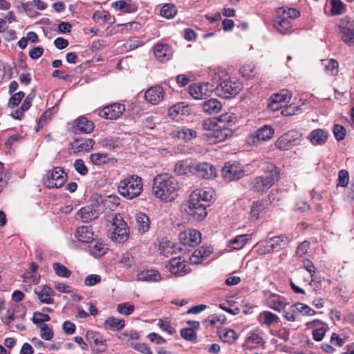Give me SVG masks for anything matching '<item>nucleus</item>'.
<instances>
[{
  "instance_id": "obj_1",
  "label": "nucleus",
  "mask_w": 354,
  "mask_h": 354,
  "mask_svg": "<svg viewBox=\"0 0 354 354\" xmlns=\"http://www.w3.org/2000/svg\"><path fill=\"white\" fill-rule=\"evenodd\" d=\"M179 185L177 180L167 174L157 175L153 180L154 196L164 201H171L178 196Z\"/></svg>"
},
{
  "instance_id": "obj_2",
  "label": "nucleus",
  "mask_w": 354,
  "mask_h": 354,
  "mask_svg": "<svg viewBox=\"0 0 354 354\" xmlns=\"http://www.w3.org/2000/svg\"><path fill=\"white\" fill-rule=\"evenodd\" d=\"M118 190L127 199L136 198L142 191V178L136 175L129 176L119 183Z\"/></svg>"
},
{
  "instance_id": "obj_3",
  "label": "nucleus",
  "mask_w": 354,
  "mask_h": 354,
  "mask_svg": "<svg viewBox=\"0 0 354 354\" xmlns=\"http://www.w3.org/2000/svg\"><path fill=\"white\" fill-rule=\"evenodd\" d=\"M119 198L115 196H109L108 197H102L98 194H93L90 199L88 206L100 216L106 209L113 210L119 205Z\"/></svg>"
},
{
  "instance_id": "obj_4",
  "label": "nucleus",
  "mask_w": 354,
  "mask_h": 354,
  "mask_svg": "<svg viewBox=\"0 0 354 354\" xmlns=\"http://www.w3.org/2000/svg\"><path fill=\"white\" fill-rule=\"evenodd\" d=\"M288 243L289 239L285 235L272 236L268 239L264 243L259 245L257 251L261 255L270 254L286 248Z\"/></svg>"
},
{
  "instance_id": "obj_5",
  "label": "nucleus",
  "mask_w": 354,
  "mask_h": 354,
  "mask_svg": "<svg viewBox=\"0 0 354 354\" xmlns=\"http://www.w3.org/2000/svg\"><path fill=\"white\" fill-rule=\"evenodd\" d=\"M185 209L189 218L196 221H203L207 214L205 205L197 201L195 196H189V202Z\"/></svg>"
},
{
  "instance_id": "obj_6",
  "label": "nucleus",
  "mask_w": 354,
  "mask_h": 354,
  "mask_svg": "<svg viewBox=\"0 0 354 354\" xmlns=\"http://www.w3.org/2000/svg\"><path fill=\"white\" fill-rule=\"evenodd\" d=\"M338 28L341 39L348 46L354 44V21L351 17L345 16L339 20Z\"/></svg>"
},
{
  "instance_id": "obj_7",
  "label": "nucleus",
  "mask_w": 354,
  "mask_h": 354,
  "mask_svg": "<svg viewBox=\"0 0 354 354\" xmlns=\"http://www.w3.org/2000/svg\"><path fill=\"white\" fill-rule=\"evenodd\" d=\"M67 179L63 168L55 167L51 171H48L46 178H44L45 186L49 189L62 187Z\"/></svg>"
},
{
  "instance_id": "obj_8",
  "label": "nucleus",
  "mask_w": 354,
  "mask_h": 354,
  "mask_svg": "<svg viewBox=\"0 0 354 354\" xmlns=\"http://www.w3.org/2000/svg\"><path fill=\"white\" fill-rule=\"evenodd\" d=\"M315 313L316 312L308 305L298 302L286 309L283 317L289 322H295L299 315L313 316Z\"/></svg>"
},
{
  "instance_id": "obj_9",
  "label": "nucleus",
  "mask_w": 354,
  "mask_h": 354,
  "mask_svg": "<svg viewBox=\"0 0 354 354\" xmlns=\"http://www.w3.org/2000/svg\"><path fill=\"white\" fill-rule=\"evenodd\" d=\"M301 134L297 131H289L279 137L275 142V146L280 150L289 149L300 144Z\"/></svg>"
},
{
  "instance_id": "obj_10",
  "label": "nucleus",
  "mask_w": 354,
  "mask_h": 354,
  "mask_svg": "<svg viewBox=\"0 0 354 354\" xmlns=\"http://www.w3.org/2000/svg\"><path fill=\"white\" fill-rule=\"evenodd\" d=\"M113 231L111 232V239L118 243H124L129 237V230L127 223L120 215L115 216L113 218Z\"/></svg>"
},
{
  "instance_id": "obj_11",
  "label": "nucleus",
  "mask_w": 354,
  "mask_h": 354,
  "mask_svg": "<svg viewBox=\"0 0 354 354\" xmlns=\"http://www.w3.org/2000/svg\"><path fill=\"white\" fill-rule=\"evenodd\" d=\"M216 94L223 98H230L237 95L241 90L239 83L231 80H224L220 82L214 88Z\"/></svg>"
},
{
  "instance_id": "obj_12",
  "label": "nucleus",
  "mask_w": 354,
  "mask_h": 354,
  "mask_svg": "<svg viewBox=\"0 0 354 354\" xmlns=\"http://www.w3.org/2000/svg\"><path fill=\"white\" fill-rule=\"evenodd\" d=\"M125 106L120 103H113L99 110L98 115L107 120H116L125 111Z\"/></svg>"
},
{
  "instance_id": "obj_13",
  "label": "nucleus",
  "mask_w": 354,
  "mask_h": 354,
  "mask_svg": "<svg viewBox=\"0 0 354 354\" xmlns=\"http://www.w3.org/2000/svg\"><path fill=\"white\" fill-rule=\"evenodd\" d=\"M178 238L183 245H189L193 248L199 244L201 241V232L196 230L189 229L181 232L178 234Z\"/></svg>"
},
{
  "instance_id": "obj_14",
  "label": "nucleus",
  "mask_w": 354,
  "mask_h": 354,
  "mask_svg": "<svg viewBox=\"0 0 354 354\" xmlns=\"http://www.w3.org/2000/svg\"><path fill=\"white\" fill-rule=\"evenodd\" d=\"M223 177L229 181L236 180L243 176V170L235 162H227L221 170Z\"/></svg>"
},
{
  "instance_id": "obj_15",
  "label": "nucleus",
  "mask_w": 354,
  "mask_h": 354,
  "mask_svg": "<svg viewBox=\"0 0 354 354\" xmlns=\"http://www.w3.org/2000/svg\"><path fill=\"white\" fill-rule=\"evenodd\" d=\"M212 86L209 87V83H196L189 85V94L195 99H203L206 96H209L212 92Z\"/></svg>"
},
{
  "instance_id": "obj_16",
  "label": "nucleus",
  "mask_w": 354,
  "mask_h": 354,
  "mask_svg": "<svg viewBox=\"0 0 354 354\" xmlns=\"http://www.w3.org/2000/svg\"><path fill=\"white\" fill-rule=\"evenodd\" d=\"M199 178L212 179L216 176V167L207 162H201L195 165L194 173Z\"/></svg>"
},
{
  "instance_id": "obj_17",
  "label": "nucleus",
  "mask_w": 354,
  "mask_h": 354,
  "mask_svg": "<svg viewBox=\"0 0 354 354\" xmlns=\"http://www.w3.org/2000/svg\"><path fill=\"white\" fill-rule=\"evenodd\" d=\"M94 127L95 126L92 121L88 120L85 117H80L74 122V133L76 135L90 133L93 131Z\"/></svg>"
},
{
  "instance_id": "obj_18",
  "label": "nucleus",
  "mask_w": 354,
  "mask_h": 354,
  "mask_svg": "<svg viewBox=\"0 0 354 354\" xmlns=\"http://www.w3.org/2000/svg\"><path fill=\"white\" fill-rule=\"evenodd\" d=\"M165 92L160 86H151L147 90L145 97L147 102L152 104H158L163 100Z\"/></svg>"
},
{
  "instance_id": "obj_19",
  "label": "nucleus",
  "mask_w": 354,
  "mask_h": 354,
  "mask_svg": "<svg viewBox=\"0 0 354 354\" xmlns=\"http://www.w3.org/2000/svg\"><path fill=\"white\" fill-rule=\"evenodd\" d=\"M95 141L91 138H75L74 141L70 144L71 148L74 149L75 153L83 151H89L93 149Z\"/></svg>"
},
{
  "instance_id": "obj_20",
  "label": "nucleus",
  "mask_w": 354,
  "mask_h": 354,
  "mask_svg": "<svg viewBox=\"0 0 354 354\" xmlns=\"http://www.w3.org/2000/svg\"><path fill=\"white\" fill-rule=\"evenodd\" d=\"M270 183V180H266L261 176H255L249 183V187L254 192L263 194L272 187Z\"/></svg>"
},
{
  "instance_id": "obj_21",
  "label": "nucleus",
  "mask_w": 354,
  "mask_h": 354,
  "mask_svg": "<svg viewBox=\"0 0 354 354\" xmlns=\"http://www.w3.org/2000/svg\"><path fill=\"white\" fill-rule=\"evenodd\" d=\"M218 128L232 129L237 122V117L234 113H226L215 118Z\"/></svg>"
},
{
  "instance_id": "obj_22",
  "label": "nucleus",
  "mask_w": 354,
  "mask_h": 354,
  "mask_svg": "<svg viewBox=\"0 0 354 354\" xmlns=\"http://www.w3.org/2000/svg\"><path fill=\"white\" fill-rule=\"evenodd\" d=\"M264 175L262 176L266 180H270L272 187L280 178V170L274 164L267 162L263 168Z\"/></svg>"
},
{
  "instance_id": "obj_23",
  "label": "nucleus",
  "mask_w": 354,
  "mask_h": 354,
  "mask_svg": "<svg viewBox=\"0 0 354 354\" xmlns=\"http://www.w3.org/2000/svg\"><path fill=\"white\" fill-rule=\"evenodd\" d=\"M233 134L232 129H224L221 128L215 129L214 132L204 134V138L213 142H223L228 138H230Z\"/></svg>"
},
{
  "instance_id": "obj_24",
  "label": "nucleus",
  "mask_w": 354,
  "mask_h": 354,
  "mask_svg": "<svg viewBox=\"0 0 354 354\" xmlns=\"http://www.w3.org/2000/svg\"><path fill=\"white\" fill-rule=\"evenodd\" d=\"M168 270L174 274L186 273L187 272V264L181 257H175L169 261L167 265Z\"/></svg>"
},
{
  "instance_id": "obj_25",
  "label": "nucleus",
  "mask_w": 354,
  "mask_h": 354,
  "mask_svg": "<svg viewBox=\"0 0 354 354\" xmlns=\"http://www.w3.org/2000/svg\"><path fill=\"white\" fill-rule=\"evenodd\" d=\"M153 53L157 59L166 62L172 56L171 48L166 44H157L153 48Z\"/></svg>"
},
{
  "instance_id": "obj_26",
  "label": "nucleus",
  "mask_w": 354,
  "mask_h": 354,
  "mask_svg": "<svg viewBox=\"0 0 354 354\" xmlns=\"http://www.w3.org/2000/svg\"><path fill=\"white\" fill-rule=\"evenodd\" d=\"M198 132L196 129L187 127H182L177 129L175 131V136L185 142H189L196 138Z\"/></svg>"
},
{
  "instance_id": "obj_27",
  "label": "nucleus",
  "mask_w": 354,
  "mask_h": 354,
  "mask_svg": "<svg viewBox=\"0 0 354 354\" xmlns=\"http://www.w3.org/2000/svg\"><path fill=\"white\" fill-rule=\"evenodd\" d=\"M190 196H195L197 201H199L202 204L205 205V207L209 206L211 203H213L214 198L212 192H207L203 189H196L193 192Z\"/></svg>"
},
{
  "instance_id": "obj_28",
  "label": "nucleus",
  "mask_w": 354,
  "mask_h": 354,
  "mask_svg": "<svg viewBox=\"0 0 354 354\" xmlns=\"http://www.w3.org/2000/svg\"><path fill=\"white\" fill-rule=\"evenodd\" d=\"M201 106L204 112L208 114H215L221 110L222 104L217 99L211 98L204 101L201 104Z\"/></svg>"
},
{
  "instance_id": "obj_29",
  "label": "nucleus",
  "mask_w": 354,
  "mask_h": 354,
  "mask_svg": "<svg viewBox=\"0 0 354 354\" xmlns=\"http://www.w3.org/2000/svg\"><path fill=\"white\" fill-rule=\"evenodd\" d=\"M195 165L188 160L178 161L174 167V171L178 175H188L194 173Z\"/></svg>"
},
{
  "instance_id": "obj_30",
  "label": "nucleus",
  "mask_w": 354,
  "mask_h": 354,
  "mask_svg": "<svg viewBox=\"0 0 354 354\" xmlns=\"http://www.w3.org/2000/svg\"><path fill=\"white\" fill-rule=\"evenodd\" d=\"M212 252V249L211 247L202 246L194 250L192 257H190V261L192 263L198 264L200 263L205 258L207 257Z\"/></svg>"
},
{
  "instance_id": "obj_31",
  "label": "nucleus",
  "mask_w": 354,
  "mask_h": 354,
  "mask_svg": "<svg viewBox=\"0 0 354 354\" xmlns=\"http://www.w3.org/2000/svg\"><path fill=\"white\" fill-rule=\"evenodd\" d=\"M76 237L84 243H89L93 240V232L88 226H81L76 230Z\"/></svg>"
},
{
  "instance_id": "obj_32",
  "label": "nucleus",
  "mask_w": 354,
  "mask_h": 354,
  "mask_svg": "<svg viewBox=\"0 0 354 354\" xmlns=\"http://www.w3.org/2000/svg\"><path fill=\"white\" fill-rule=\"evenodd\" d=\"M86 339L88 342H93L94 343L96 346H102V348H99V351L100 352H104L106 351V345L105 344V340L102 337V336L93 331V330H88L86 332Z\"/></svg>"
},
{
  "instance_id": "obj_33",
  "label": "nucleus",
  "mask_w": 354,
  "mask_h": 354,
  "mask_svg": "<svg viewBox=\"0 0 354 354\" xmlns=\"http://www.w3.org/2000/svg\"><path fill=\"white\" fill-rule=\"evenodd\" d=\"M328 138V133L323 129H317L313 130L310 134V140L314 145H324Z\"/></svg>"
},
{
  "instance_id": "obj_34",
  "label": "nucleus",
  "mask_w": 354,
  "mask_h": 354,
  "mask_svg": "<svg viewBox=\"0 0 354 354\" xmlns=\"http://www.w3.org/2000/svg\"><path fill=\"white\" fill-rule=\"evenodd\" d=\"M136 222L138 230L144 233L149 229L150 220L149 218L144 213L139 212L136 215Z\"/></svg>"
},
{
  "instance_id": "obj_35",
  "label": "nucleus",
  "mask_w": 354,
  "mask_h": 354,
  "mask_svg": "<svg viewBox=\"0 0 354 354\" xmlns=\"http://www.w3.org/2000/svg\"><path fill=\"white\" fill-rule=\"evenodd\" d=\"M138 278L140 281H158L160 279V275L156 270H147L140 272Z\"/></svg>"
},
{
  "instance_id": "obj_36",
  "label": "nucleus",
  "mask_w": 354,
  "mask_h": 354,
  "mask_svg": "<svg viewBox=\"0 0 354 354\" xmlns=\"http://www.w3.org/2000/svg\"><path fill=\"white\" fill-rule=\"evenodd\" d=\"M78 214L84 223L91 221L99 216L88 205L82 207L79 211Z\"/></svg>"
},
{
  "instance_id": "obj_37",
  "label": "nucleus",
  "mask_w": 354,
  "mask_h": 354,
  "mask_svg": "<svg viewBox=\"0 0 354 354\" xmlns=\"http://www.w3.org/2000/svg\"><path fill=\"white\" fill-rule=\"evenodd\" d=\"M274 26L277 31L282 34H285L291 28L292 24L287 18H281L279 17L274 20Z\"/></svg>"
},
{
  "instance_id": "obj_38",
  "label": "nucleus",
  "mask_w": 354,
  "mask_h": 354,
  "mask_svg": "<svg viewBox=\"0 0 354 354\" xmlns=\"http://www.w3.org/2000/svg\"><path fill=\"white\" fill-rule=\"evenodd\" d=\"M256 134L260 142L266 141L272 138L274 129L270 126L264 125L256 131Z\"/></svg>"
},
{
  "instance_id": "obj_39",
  "label": "nucleus",
  "mask_w": 354,
  "mask_h": 354,
  "mask_svg": "<svg viewBox=\"0 0 354 354\" xmlns=\"http://www.w3.org/2000/svg\"><path fill=\"white\" fill-rule=\"evenodd\" d=\"M259 318L261 322L267 326L278 322L279 320V317L270 311H263L259 315Z\"/></svg>"
},
{
  "instance_id": "obj_40",
  "label": "nucleus",
  "mask_w": 354,
  "mask_h": 354,
  "mask_svg": "<svg viewBox=\"0 0 354 354\" xmlns=\"http://www.w3.org/2000/svg\"><path fill=\"white\" fill-rule=\"evenodd\" d=\"M330 15L332 16L340 15L346 10V6L341 0H330Z\"/></svg>"
},
{
  "instance_id": "obj_41",
  "label": "nucleus",
  "mask_w": 354,
  "mask_h": 354,
  "mask_svg": "<svg viewBox=\"0 0 354 354\" xmlns=\"http://www.w3.org/2000/svg\"><path fill=\"white\" fill-rule=\"evenodd\" d=\"M104 326L113 330H119L124 326V320L111 317L106 319Z\"/></svg>"
},
{
  "instance_id": "obj_42",
  "label": "nucleus",
  "mask_w": 354,
  "mask_h": 354,
  "mask_svg": "<svg viewBox=\"0 0 354 354\" xmlns=\"http://www.w3.org/2000/svg\"><path fill=\"white\" fill-rule=\"evenodd\" d=\"M268 198L270 203L278 205L279 203L285 198V192L279 189H272L268 194Z\"/></svg>"
},
{
  "instance_id": "obj_43",
  "label": "nucleus",
  "mask_w": 354,
  "mask_h": 354,
  "mask_svg": "<svg viewBox=\"0 0 354 354\" xmlns=\"http://www.w3.org/2000/svg\"><path fill=\"white\" fill-rule=\"evenodd\" d=\"M292 93L288 90H281L279 93H274L271 97V100H275V102L283 103H288L290 100Z\"/></svg>"
},
{
  "instance_id": "obj_44",
  "label": "nucleus",
  "mask_w": 354,
  "mask_h": 354,
  "mask_svg": "<svg viewBox=\"0 0 354 354\" xmlns=\"http://www.w3.org/2000/svg\"><path fill=\"white\" fill-rule=\"evenodd\" d=\"M90 160L95 165H101L108 162L110 160L109 155L104 153H94L91 154Z\"/></svg>"
},
{
  "instance_id": "obj_45",
  "label": "nucleus",
  "mask_w": 354,
  "mask_h": 354,
  "mask_svg": "<svg viewBox=\"0 0 354 354\" xmlns=\"http://www.w3.org/2000/svg\"><path fill=\"white\" fill-rule=\"evenodd\" d=\"M160 14L167 19L173 18L177 14V9L174 5L167 3L161 8Z\"/></svg>"
},
{
  "instance_id": "obj_46",
  "label": "nucleus",
  "mask_w": 354,
  "mask_h": 354,
  "mask_svg": "<svg viewBox=\"0 0 354 354\" xmlns=\"http://www.w3.org/2000/svg\"><path fill=\"white\" fill-rule=\"evenodd\" d=\"M53 268L55 274L59 277L68 278L71 274V270L60 263H53Z\"/></svg>"
},
{
  "instance_id": "obj_47",
  "label": "nucleus",
  "mask_w": 354,
  "mask_h": 354,
  "mask_svg": "<svg viewBox=\"0 0 354 354\" xmlns=\"http://www.w3.org/2000/svg\"><path fill=\"white\" fill-rule=\"evenodd\" d=\"M93 19L96 22H102L106 24L110 22L111 19V15L108 11H95L93 15Z\"/></svg>"
},
{
  "instance_id": "obj_48",
  "label": "nucleus",
  "mask_w": 354,
  "mask_h": 354,
  "mask_svg": "<svg viewBox=\"0 0 354 354\" xmlns=\"http://www.w3.org/2000/svg\"><path fill=\"white\" fill-rule=\"evenodd\" d=\"M185 106L183 103H178L173 105L168 110V115L170 118L176 119L179 115H184Z\"/></svg>"
},
{
  "instance_id": "obj_49",
  "label": "nucleus",
  "mask_w": 354,
  "mask_h": 354,
  "mask_svg": "<svg viewBox=\"0 0 354 354\" xmlns=\"http://www.w3.org/2000/svg\"><path fill=\"white\" fill-rule=\"evenodd\" d=\"M181 337L187 341L196 342L197 341L196 333L193 328H185L180 330Z\"/></svg>"
},
{
  "instance_id": "obj_50",
  "label": "nucleus",
  "mask_w": 354,
  "mask_h": 354,
  "mask_svg": "<svg viewBox=\"0 0 354 354\" xmlns=\"http://www.w3.org/2000/svg\"><path fill=\"white\" fill-rule=\"evenodd\" d=\"M263 209V203L260 201L253 202L251 207L250 215L252 219H258L260 212Z\"/></svg>"
},
{
  "instance_id": "obj_51",
  "label": "nucleus",
  "mask_w": 354,
  "mask_h": 354,
  "mask_svg": "<svg viewBox=\"0 0 354 354\" xmlns=\"http://www.w3.org/2000/svg\"><path fill=\"white\" fill-rule=\"evenodd\" d=\"M50 317L48 315L39 311L35 312L32 318L35 324H43L44 322L50 321Z\"/></svg>"
},
{
  "instance_id": "obj_52",
  "label": "nucleus",
  "mask_w": 354,
  "mask_h": 354,
  "mask_svg": "<svg viewBox=\"0 0 354 354\" xmlns=\"http://www.w3.org/2000/svg\"><path fill=\"white\" fill-rule=\"evenodd\" d=\"M349 182V174L348 171L342 169L338 174V183L337 187H345Z\"/></svg>"
},
{
  "instance_id": "obj_53",
  "label": "nucleus",
  "mask_w": 354,
  "mask_h": 354,
  "mask_svg": "<svg viewBox=\"0 0 354 354\" xmlns=\"http://www.w3.org/2000/svg\"><path fill=\"white\" fill-rule=\"evenodd\" d=\"M40 336L43 339L50 340L53 337L54 333L48 324H43L40 326Z\"/></svg>"
},
{
  "instance_id": "obj_54",
  "label": "nucleus",
  "mask_w": 354,
  "mask_h": 354,
  "mask_svg": "<svg viewBox=\"0 0 354 354\" xmlns=\"http://www.w3.org/2000/svg\"><path fill=\"white\" fill-rule=\"evenodd\" d=\"M333 132L336 140L338 141H341L344 139L346 131V129L342 125L334 124L333 128Z\"/></svg>"
},
{
  "instance_id": "obj_55",
  "label": "nucleus",
  "mask_w": 354,
  "mask_h": 354,
  "mask_svg": "<svg viewBox=\"0 0 354 354\" xmlns=\"http://www.w3.org/2000/svg\"><path fill=\"white\" fill-rule=\"evenodd\" d=\"M227 246L234 250H240L243 248V235H238L230 241Z\"/></svg>"
},
{
  "instance_id": "obj_56",
  "label": "nucleus",
  "mask_w": 354,
  "mask_h": 354,
  "mask_svg": "<svg viewBox=\"0 0 354 354\" xmlns=\"http://www.w3.org/2000/svg\"><path fill=\"white\" fill-rule=\"evenodd\" d=\"M24 96L25 94L23 91H19L14 94L9 100L8 106L10 108L17 106L19 104Z\"/></svg>"
},
{
  "instance_id": "obj_57",
  "label": "nucleus",
  "mask_w": 354,
  "mask_h": 354,
  "mask_svg": "<svg viewBox=\"0 0 354 354\" xmlns=\"http://www.w3.org/2000/svg\"><path fill=\"white\" fill-rule=\"evenodd\" d=\"M201 126L203 130L214 131L216 129V122L215 118H207L202 121Z\"/></svg>"
},
{
  "instance_id": "obj_58",
  "label": "nucleus",
  "mask_w": 354,
  "mask_h": 354,
  "mask_svg": "<svg viewBox=\"0 0 354 354\" xmlns=\"http://www.w3.org/2000/svg\"><path fill=\"white\" fill-rule=\"evenodd\" d=\"M117 310L122 315H129L134 310V306L128 303H122L118 306Z\"/></svg>"
},
{
  "instance_id": "obj_59",
  "label": "nucleus",
  "mask_w": 354,
  "mask_h": 354,
  "mask_svg": "<svg viewBox=\"0 0 354 354\" xmlns=\"http://www.w3.org/2000/svg\"><path fill=\"white\" fill-rule=\"evenodd\" d=\"M104 145L106 147L114 149L116 148H119L121 147L122 143L118 138H106L104 140Z\"/></svg>"
},
{
  "instance_id": "obj_60",
  "label": "nucleus",
  "mask_w": 354,
  "mask_h": 354,
  "mask_svg": "<svg viewBox=\"0 0 354 354\" xmlns=\"http://www.w3.org/2000/svg\"><path fill=\"white\" fill-rule=\"evenodd\" d=\"M326 70L330 72V75H334L338 71V62L335 59H329L325 64Z\"/></svg>"
},
{
  "instance_id": "obj_61",
  "label": "nucleus",
  "mask_w": 354,
  "mask_h": 354,
  "mask_svg": "<svg viewBox=\"0 0 354 354\" xmlns=\"http://www.w3.org/2000/svg\"><path fill=\"white\" fill-rule=\"evenodd\" d=\"M158 326L162 330L166 331L169 335H172L176 332L167 320L159 319Z\"/></svg>"
},
{
  "instance_id": "obj_62",
  "label": "nucleus",
  "mask_w": 354,
  "mask_h": 354,
  "mask_svg": "<svg viewBox=\"0 0 354 354\" xmlns=\"http://www.w3.org/2000/svg\"><path fill=\"white\" fill-rule=\"evenodd\" d=\"M74 167L81 175H86L88 173V169L82 159H77L75 161Z\"/></svg>"
},
{
  "instance_id": "obj_63",
  "label": "nucleus",
  "mask_w": 354,
  "mask_h": 354,
  "mask_svg": "<svg viewBox=\"0 0 354 354\" xmlns=\"http://www.w3.org/2000/svg\"><path fill=\"white\" fill-rule=\"evenodd\" d=\"M101 281V277L97 274H89L84 279V284L87 286H92Z\"/></svg>"
},
{
  "instance_id": "obj_64",
  "label": "nucleus",
  "mask_w": 354,
  "mask_h": 354,
  "mask_svg": "<svg viewBox=\"0 0 354 354\" xmlns=\"http://www.w3.org/2000/svg\"><path fill=\"white\" fill-rule=\"evenodd\" d=\"M310 243L308 241H304L299 245L296 250V255L298 257H301L306 254L309 249Z\"/></svg>"
}]
</instances>
